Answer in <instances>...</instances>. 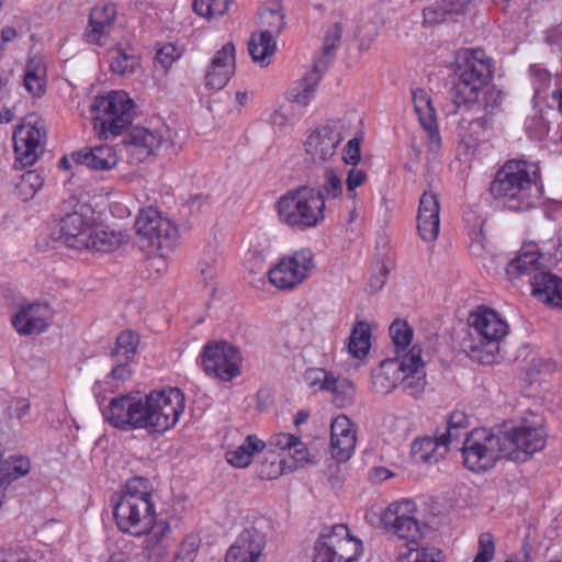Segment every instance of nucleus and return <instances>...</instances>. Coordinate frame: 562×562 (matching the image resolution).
Wrapping results in <instances>:
<instances>
[{
  "mask_svg": "<svg viewBox=\"0 0 562 562\" xmlns=\"http://www.w3.org/2000/svg\"><path fill=\"white\" fill-rule=\"evenodd\" d=\"M294 445H297V436L291 434H277L269 440V446L279 448L281 450H291Z\"/></svg>",
  "mask_w": 562,
  "mask_h": 562,
  "instance_id": "e2e57ef3",
  "label": "nucleus"
},
{
  "mask_svg": "<svg viewBox=\"0 0 562 562\" xmlns=\"http://www.w3.org/2000/svg\"><path fill=\"white\" fill-rule=\"evenodd\" d=\"M266 443L256 436H248L245 441L234 450L226 452V460L236 468L249 465L252 457L262 451Z\"/></svg>",
  "mask_w": 562,
  "mask_h": 562,
  "instance_id": "72a5a7b5",
  "label": "nucleus"
},
{
  "mask_svg": "<svg viewBox=\"0 0 562 562\" xmlns=\"http://www.w3.org/2000/svg\"><path fill=\"white\" fill-rule=\"evenodd\" d=\"M362 552V543L346 525L324 531L314 544L313 562H353Z\"/></svg>",
  "mask_w": 562,
  "mask_h": 562,
  "instance_id": "1a4fd4ad",
  "label": "nucleus"
},
{
  "mask_svg": "<svg viewBox=\"0 0 562 562\" xmlns=\"http://www.w3.org/2000/svg\"><path fill=\"white\" fill-rule=\"evenodd\" d=\"M367 176L363 170L356 168L350 169L346 180L347 190L352 192L356 188L360 187L364 182Z\"/></svg>",
  "mask_w": 562,
  "mask_h": 562,
  "instance_id": "774afa93",
  "label": "nucleus"
},
{
  "mask_svg": "<svg viewBox=\"0 0 562 562\" xmlns=\"http://www.w3.org/2000/svg\"><path fill=\"white\" fill-rule=\"evenodd\" d=\"M531 281L532 294L541 302L562 307V278L544 269Z\"/></svg>",
  "mask_w": 562,
  "mask_h": 562,
  "instance_id": "c85d7f7f",
  "label": "nucleus"
},
{
  "mask_svg": "<svg viewBox=\"0 0 562 562\" xmlns=\"http://www.w3.org/2000/svg\"><path fill=\"white\" fill-rule=\"evenodd\" d=\"M397 562H442L441 552L436 548L422 547L411 549L398 558Z\"/></svg>",
  "mask_w": 562,
  "mask_h": 562,
  "instance_id": "a18cd8bd",
  "label": "nucleus"
},
{
  "mask_svg": "<svg viewBox=\"0 0 562 562\" xmlns=\"http://www.w3.org/2000/svg\"><path fill=\"white\" fill-rule=\"evenodd\" d=\"M446 426H449L452 429L454 428L462 432H467V429L469 427L468 415L462 411H454L450 414Z\"/></svg>",
  "mask_w": 562,
  "mask_h": 562,
  "instance_id": "0e129e2a",
  "label": "nucleus"
},
{
  "mask_svg": "<svg viewBox=\"0 0 562 562\" xmlns=\"http://www.w3.org/2000/svg\"><path fill=\"white\" fill-rule=\"evenodd\" d=\"M342 136L336 124H325L314 130L304 143L306 159L314 165L329 161L337 151Z\"/></svg>",
  "mask_w": 562,
  "mask_h": 562,
  "instance_id": "a211bd4d",
  "label": "nucleus"
},
{
  "mask_svg": "<svg viewBox=\"0 0 562 562\" xmlns=\"http://www.w3.org/2000/svg\"><path fill=\"white\" fill-rule=\"evenodd\" d=\"M420 353V348L413 346L409 351L404 355L405 366H403L400 385L404 392L412 396L424 392L426 385V374L424 372L425 363Z\"/></svg>",
  "mask_w": 562,
  "mask_h": 562,
  "instance_id": "393cba45",
  "label": "nucleus"
},
{
  "mask_svg": "<svg viewBox=\"0 0 562 562\" xmlns=\"http://www.w3.org/2000/svg\"><path fill=\"white\" fill-rule=\"evenodd\" d=\"M315 267L313 251L303 248L290 257L282 258L270 268L268 276L271 284L281 290H289L302 283Z\"/></svg>",
  "mask_w": 562,
  "mask_h": 562,
  "instance_id": "f8f14e48",
  "label": "nucleus"
},
{
  "mask_svg": "<svg viewBox=\"0 0 562 562\" xmlns=\"http://www.w3.org/2000/svg\"><path fill=\"white\" fill-rule=\"evenodd\" d=\"M210 65L235 72V46L232 42L226 43L212 57Z\"/></svg>",
  "mask_w": 562,
  "mask_h": 562,
  "instance_id": "09e8293b",
  "label": "nucleus"
},
{
  "mask_svg": "<svg viewBox=\"0 0 562 562\" xmlns=\"http://www.w3.org/2000/svg\"><path fill=\"white\" fill-rule=\"evenodd\" d=\"M324 190L328 198H337L342 193V182L333 169H326Z\"/></svg>",
  "mask_w": 562,
  "mask_h": 562,
  "instance_id": "4d7b16f0",
  "label": "nucleus"
},
{
  "mask_svg": "<svg viewBox=\"0 0 562 562\" xmlns=\"http://www.w3.org/2000/svg\"><path fill=\"white\" fill-rule=\"evenodd\" d=\"M200 548V539L195 535L187 536L176 553L175 562H193Z\"/></svg>",
  "mask_w": 562,
  "mask_h": 562,
  "instance_id": "603ef678",
  "label": "nucleus"
},
{
  "mask_svg": "<svg viewBox=\"0 0 562 562\" xmlns=\"http://www.w3.org/2000/svg\"><path fill=\"white\" fill-rule=\"evenodd\" d=\"M390 336L397 351L405 350L413 338V329L405 321L395 319L390 325Z\"/></svg>",
  "mask_w": 562,
  "mask_h": 562,
  "instance_id": "c03bdc74",
  "label": "nucleus"
},
{
  "mask_svg": "<svg viewBox=\"0 0 562 562\" xmlns=\"http://www.w3.org/2000/svg\"><path fill=\"white\" fill-rule=\"evenodd\" d=\"M417 97L418 93H413V102L419 122L428 134L431 149L438 148L440 145V135L436 124L435 111L432 108L423 109V105L418 103Z\"/></svg>",
  "mask_w": 562,
  "mask_h": 562,
  "instance_id": "ea45409f",
  "label": "nucleus"
},
{
  "mask_svg": "<svg viewBox=\"0 0 562 562\" xmlns=\"http://www.w3.org/2000/svg\"><path fill=\"white\" fill-rule=\"evenodd\" d=\"M285 14L279 2L271 3L260 12L259 34H252L248 50L254 61L263 64V61L272 56L277 49L276 36H278L285 27Z\"/></svg>",
  "mask_w": 562,
  "mask_h": 562,
  "instance_id": "9d476101",
  "label": "nucleus"
},
{
  "mask_svg": "<svg viewBox=\"0 0 562 562\" xmlns=\"http://www.w3.org/2000/svg\"><path fill=\"white\" fill-rule=\"evenodd\" d=\"M493 116H494L493 114L484 112L483 116L473 119L470 122L471 131L479 136L481 132H484V131H487V130L492 128V125H493L492 124V119H493Z\"/></svg>",
  "mask_w": 562,
  "mask_h": 562,
  "instance_id": "338daca9",
  "label": "nucleus"
},
{
  "mask_svg": "<svg viewBox=\"0 0 562 562\" xmlns=\"http://www.w3.org/2000/svg\"><path fill=\"white\" fill-rule=\"evenodd\" d=\"M371 328L366 322H357L348 344L349 352L356 357H364L370 349Z\"/></svg>",
  "mask_w": 562,
  "mask_h": 562,
  "instance_id": "e433bc0d",
  "label": "nucleus"
},
{
  "mask_svg": "<svg viewBox=\"0 0 562 562\" xmlns=\"http://www.w3.org/2000/svg\"><path fill=\"white\" fill-rule=\"evenodd\" d=\"M495 555V541L490 532L479 537L477 553L473 562H491Z\"/></svg>",
  "mask_w": 562,
  "mask_h": 562,
  "instance_id": "864d4df0",
  "label": "nucleus"
},
{
  "mask_svg": "<svg viewBox=\"0 0 562 562\" xmlns=\"http://www.w3.org/2000/svg\"><path fill=\"white\" fill-rule=\"evenodd\" d=\"M179 53L177 47L173 44H166L164 45L157 53H156V60L165 68H168L171 66V64L178 59Z\"/></svg>",
  "mask_w": 562,
  "mask_h": 562,
  "instance_id": "13d9d810",
  "label": "nucleus"
},
{
  "mask_svg": "<svg viewBox=\"0 0 562 562\" xmlns=\"http://www.w3.org/2000/svg\"><path fill=\"white\" fill-rule=\"evenodd\" d=\"M470 344L467 346L469 356L482 363L497 362L499 342L507 336L509 326L494 310L479 307L469 316Z\"/></svg>",
  "mask_w": 562,
  "mask_h": 562,
  "instance_id": "7ed1b4c3",
  "label": "nucleus"
},
{
  "mask_svg": "<svg viewBox=\"0 0 562 562\" xmlns=\"http://www.w3.org/2000/svg\"><path fill=\"white\" fill-rule=\"evenodd\" d=\"M109 58L111 71L119 76H130L140 66L137 55L120 46L109 50Z\"/></svg>",
  "mask_w": 562,
  "mask_h": 562,
  "instance_id": "f704fd0d",
  "label": "nucleus"
},
{
  "mask_svg": "<svg viewBox=\"0 0 562 562\" xmlns=\"http://www.w3.org/2000/svg\"><path fill=\"white\" fill-rule=\"evenodd\" d=\"M524 159L507 160L495 173L490 186L494 199L516 200V210L537 207L542 195V187L538 183L540 176Z\"/></svg>",
  "mask_w": 562,
  "mask_h": 562,
  "instance_id": "f257e3e1",
  "label": "nucleus"
},
{
  "mask_svg": "<svg viewBox=\"0 0 562 562\" xmlns=\"http://www.w3.org/2000/svg\"><path fill=\"white\" fill-rule=\"evenodd\" d=\"M0 468H3V476L10 479V483L30 472V461L23 457H12L8 459Z\"/></svg>",
  "mask_w": 562,
  "mask_h": 562,
  "instance_id": "49530a36",
  "label": "nucleus"
},
{
  "mask_svg": "<svg viewBox=\"0 0 562 562\" xmlns=\"http://www.w3.org/2000/svg\"><path fill=\"white\" fill-rule=\"evenodd\" d=\"M144 396L126 394L114 397L103 411L104 419L115 428H144Z\"/></svg>",
  "mask_w": 562,
  "mask_h": 562,
  "instance_id": "4468645a",
  "label": "nucleus"
},
{
  "mask_svg": "<svg viewBox=\"0 0 562 562\" xmlns=\"http://www.w3.org/2000/svg\"><path fill=\"white\" fill-rule=\"evenodd\" d=\"M116 20V8L112 3L95 5L89 15V27L85 32L88 43L104 45Z\"/></svg>",
  "mask_w": 562,
  "mask_h": 562,
  "instance_id": "a878e982",
  "label": "nucleus"
},
{
  "mask_svg": "<svg viewBox=\"0 0 562 562\" xmlns=\"http://www.w3.org/2000/svg\"><path fill=\"white\" fill-rule=\"evenodd\" d=\"M412 456L416 462L437 463L447 453V447H443L436 437H424L417 439L412 445Z\"/></svg>",
  "mask_w": 562,
  "mask_h": 562,
  "instance_id": "473e14b6",
  "label": "nucleus"
},
{
  "mask_svg": "<svg viewBox=\"0 0 562 562\" xmlns=\"http://www.w3.org/2000/svg\"><path fill=\"white\" fill-rule=\"evenodd\" d=\"M506 440L510 442L509 460L524 462L546 447L548 434L540 424L522 423L510 429H504Z\"/></svg>",
  "mask_w": 562,
  "mask_h": 562,
  "instance_id": "ddd939ff",
  "label": "nucleus"
},
{
  "mask_svg": "<svg viewBox=\"0 0 562 562\" xmlns=\"http://www.w3.org/2000/svg\"><path fill=\"white\" fill-rule=\"evenodd\" d=\"M31 411V405L25 398H16L12 401L9 406V415L12 418H16L19 420H23L26 416H29Z\"/></svg>",
  "mask_w": 562,
  "mask_h": 562,
  "instance_id": "052dcab7",
  "label": "nucleus"
},
{
  "mask_svg": "<svg viewBox=\"0 0 562 562\" xmlns=\"http://www.w3.org/2000/svg\"><path fill=\"white\" fill-rule=\"evenodd\" d=\"M331 456L338 462L347 461L356 448V430L352 422L345 415H339L331 422Z\"/></svg>",
  "mask_w": 562,
  "mask_h": 562,
  "instance_id": "b1692460",
  "label": "nucleus"
},
{
  "mask_svg": "<svg viewBox=\"0 0 562 562\" xmlns=\"http://www.w3.org/2000/svg\"><path fill=\"white\" fill-rule=\"evenodd\" d=\"M282 223L293 231H305L324 221V213H278Z\"/></svg>",
  "mask_w": 562,
  "mask_h": 562,
  "instance_id": "a19ab883",
  "label": "nucleus"
},
{
  "mask_svg": "<svg viewBox=\"0 0 562 562\" xmlns=\"http://www.w3.org/2000/svg\"><path fill=\"white\" fill-rule=\"evenodd\" d=\"M53 311L48 304L33 303L22 305L12 316V325L21 335H37L50 324Z\"/></svg>",
  "mask_w": 562,
  "mask_h": 562,
  "instance_id": "412c9836",
  "label": "nucleus"
},
{
  "mask_svg": "<svg viewBox=\"0 0 562 562\" xmlns=\"http://www.w3.org/2000/svg\"><path fill=\"white\" fill-rule=\"evenodd\" d=\"M341 35H342L341 23L337 22L333 26H330L324 36L322 50L315 57L313 63L322 61L325 64L326 69H327L335 56L336 49L340 45Z\"/></svg>",
  "mask_w": 562,
  "mask_h": 562,
  "instance_id": "4c0bfd02",
  "label": "nucleus"
},
{
  "mask_svg": "<svg viewBox=\"0 0 562 562\" xmlns=\"http://www.w3.org/2000/svg\"><path fill=\"white\" fill-rule=\"evenodd\" d=\"M457 80L451 88V98L457 108L475 103L480 92L493 77L491 58L481 48L464 49L457 56Z\"/></svg>",
  "mask_w": 562,
  "mask_h": 562,
  "instance_id": "20e7f679",
  "label": "nucleus"
},
{
  "mask_svg": "<svg viewBox=\"0 0 562 562\" xmlns=\"http://www.w3.org/2000/svg\"><path fill=\"white\" fill-rule=\"evenodd\" d=\"M138 335L131 330H123L116 338L115 347L111 351L114 361H131L138 346Z\"/></svg>",
  "mask_w": 562,
  "mask_h": 562,
  "instance_id": "c9c22d12",
  "label": "nucleus"
},
{
  "mask_svg": "<svg viewBox=\"0 0 562 562\" xmlns=\"http://www.w3.org/2000/svg\"><path fill=\"white\" fill-rule=\"evenodd\" d=\"M472 0H438L423 11L424 22L437 25L465 12Z\"/></svg>",
  "mask_w": 562,
  "mask_h": 562,
  "instance_id": "7c9ffc66",
  "label": "nucleus"
},
{
  "mask_svg": "<svg viewBox=\"0 0 562 562\" xmlns=\"http://www.w3.org/2000/svg\"><path fill=\"white\" fill-rule=\"evenodd\" d=\"M134 231L143 248L157 250L161 257L173 251L180 237L177 224L162 213H137Z\"/></svg>",
  "mask_w": 562,
  "mask_h": 562,
  "instance_id": "6e6552de",
  "label": "nucleus"
},
{
  "mask_svg": "<svg viewBox=\"0 0 562 562\" xmlns=\"http://www.w3.org/2000/svg\"><path fill=\"white\" fill-rule=\"evenodd\" d=\"M440 203L438 196L431 191H425L419 199L417 211H439Z\"/></svg>",
  "mask_w": 562,
  "mask_h": 562,
  "instance_id": "69168bd1",
  "label": "nucleus"
},
{
  "mask_svg": "<svg viewBox=\"0 0 562 562\" xmlns=\"http://www.w3.org/2000/svg\"><path fill=\"white\" fill-rule=\"evenodd\" d=\"M94 213H65L52 227L50 236L68 248L83 250Z\"/></svg>",
  "mask_w": 562,
  "mask_h": 562,
  "instance_id": "dca6fc26",
  "label": "nucleus"
},
{
  "mask_svg": "<svg viewBox=\"0 0 562 562\" xmlns=\"http://www.w3.org/2000/svg\"><path fill=\"white\" fill-rule=\"evenodd\" d=\"M512 443L506 440L503 428H477L469 432L462 442L463 464L472 472H485L502 460H509Z\"/></svg>",
  "mask_w": 562,
  "mask_h": 562,
  "instance_id": "39448f33",
  "label": "nucleus"
},
{
  "mask_svg": "<svg viewBox=\"0 0 562 562\" xmlns=\"http://www.w3.org/2000/svg\"><path fill=\"white\" fill-rule=\"evenodd\" d=\"M416 505L409 499L391 503L381 516V525L400 540L416 543L424 536V526L416 517Z\"/></svg>",
  "mask_w": 562,
  "mask_h": 562,
  "instance_id": "9b49d317",
  "label": "nucleus"
},
{
  "mask_svg": "<svg viewBox=\"0 0 562 562\" xmlns=\"http://www.w3.org/2000/svg\"><path fill=\"white\" fill-rule=\"evenodd\" d=\"M164 143L160 131H150L145 127H135L124 139L122 146L127 155L140 162L147 157L155 155Z\"/></svg>",
  "mask_w": 562,
  "mask_h": 562,
  "instance_id": "4be33fe9",
  "label": "nucleus"
},
{
  "mask_svg": "<svg viewBox=\"0 0 562 562\" xmlns=\"http://www.w3.org/2000/svg\"><path fill=\"white\" fill-rule=\"evenodd\" d=\"M361 159L360 144L357 138L350 139L344 148V161L356 166Z\"/></svg>",
  "mask_w": 562,
  "mask_h": 562,
  "instance_id": "bf43d9fd",
  "label": "nucleus"
},
{
  "mask_svg": "<svg viewBox=\"0 0 562 562\" xmlns=\"http://www.w3.org/2000/svg\"><path fill=\"white\" fill-rule=\"evenodd\" d=\"M330 384L327 391L331 392L333 403L339 408L350 406L355 401L356 389L353 384L347 379L333 378L329 380Z\"/></svg>",
  "mask_w": 562,
  "mask_h": 562,
  "instance_id": "58836bf2",
  "label": "nucleus"
},
{
  "mask_svg": "<svg viewBox=\"0 0 562 562\" xmlns=\"http://www.w3.org/2000/svg\"><path fill=\"white\" fill-rule=\"evenodd\" d=\"M325 71L326 66L324 63H313L312 69L305 74L295 87L288 91V100L299 105L306 106Z\"/></svg>",
  "mask_w": 562,
  "mask_h": 562,
  "instance_id": "c756f323",
  "label": "nucleus"
},
{
  "mask_svg": "<svg viewBox=\"0 0 562 562\" xmlns=\"http://www.w3.org/2000/svg\"><path fill=\"white\" fill-rule=\"evenodd\" d=\"M468 435H469V432H462L454 428L452 429L449 426H446L443 431H439V430L437 431V436H438L441 445L443 447H447V451L449 450L450 446L453 442H459L461 437H463V436L467 437Z\"/></svg>",
  "mask_w": 562,
  "mask_h": 562,
  "instance_id": "680f3d73",
  "label": "nucleus"
},
{
  "mask_svg": "<svg viewBox=\"0 0 562 562\" xmlns=\"http://www.w3.org/2000/svg\"><path fill=\"white\" fill-rule=\"evenodd\" d=\"M404 356L400 358L385 359L372 372V389L380 394L391 393L400 385L403 372Z\"/></svg>",
  "mask_w": 562,
  "mask_h": 562,
  "instance_id": "cd10ccee",
  "label": "nucleus"
},
{
  "mask_svg": "<svg viewBox=\"0 0 562 562\" xmlns=\"http://www.w3.org/2000/svg\"><path fill=\"white\" fill-rule=\"evenodd\" d=\"M23 85L27 92L34 98H41L46 91V82L44 77L37 74L35 70H26L23 78Z\"/></svg>",
  "mask_w": 562,
  "mask_h": 562,
  "instance_id": "5fc2aeb1",
  "label": "nucleus"
},
{
  "mask_svg": "<svg viewBox=\"0 0 562 562\" xmlns=\"http://www.w3.org/2000/svg\"><path fill=\"white\" fill-rule=\"evenodd\" d=\"M503 101V92L495 87L488 88L483 98V110L495 115V110L501 108Z\"/></svg>",
  "mask_w": 562,
  "mask_h": 562,
  "instance_id": "6e6d98bb",
  "label": "nucleus"
},
{
  "mask_svg": "<svg viewBox=\"0 0 562 562\" xmlns=\"http://www.w3.org/2000/svg\"><path fill=\"white\" fill-rule=\"evenodd\" d=\"M266 544V535L257 526L245 528L227 550L225 562H257Z\"/></svg>",
  "mask_w": 562,
  "mask_h": 562,
  "instance_id": "aec40b11",
  "label": "nucleus"
},
{
  "mask_svg": "<svg viewBox=\"0 0 562 562\" xmlns=\"http://www.w3.org/2000/svg\"><path fill=\"white\" fill-rule=\"evenodd\" d=\"M70 157L76 165L87 166L92 170H110L119 161L115 150L109 145L83 147L72 151Z\"/></svg>",
  "mask_w": 562,
  "mask_h": 562,
  "instance_id": "bb28decb",
  "label": "nucleus"
},
{
  "mask_svg": "<svg viewBox=\"0 0 562 562\" xmlns=\"http://www.w3.org/2000/svg\"><path fill=\"white\" fill-rule=\"evenodd\" d=\"M144 428L161 435L172 428L184 411V395L179 389L155 391L144 396Z\"/></svg>",
  "mask_w": 562,
  "mask_h": 562,
  "instance_id": "0eeeda50",
  "label": "nucleus"
},
{
  "mask_svg": "<svg viewBox=\"0 0 562 562\" xmlns=\"http://www.w3.org/2000/svg\"><path fill=\"white\" fill-rule=\"evenodd\" d=\"M334 375L321 368H310L304 373L305 383L315 390L327 391Z\"/></svg>",
  "mask_w": 562,
  "mask_h": 562,
  "instance_id": "3c124183",
  "label": "nucleus"
},
{
  "mask_svg": "<svg viewBox=\"0 0 562 562\" xmlns=\"http://www.w3.org/2000/svg\"><path fill=\"white\" fill-rule=\"evenodd\" d=\"M417 228L425 241L436 240L440 228L439 213H418Z\"/></svg>",
  "mask_w": 562,
  "mask_h": 562,
  "instance_id": "79ce46f5",
  "label": "nucleus"
},
{
  "mask_svg": "<svg viewBox=\"0 0 562 562\" xmlns=\"http://www.w3.org/2000/svg\"><path fill=\"white\" fill-rule=\"evenodd\" d=\"M148 537L146 539V549L156 550L158 549L165 538L170 533L169 524L166 520L156 521L154 518L153 527L147 530Z\"/></svg>",
  "mask_w": 562,
  "mask_h": 562,
  "instance_id": "de8ad7c7",
  "label": "nucleus"
},
{
  "mask_svg": "<svg viewBox=\"0 0 562 562\" xmlns=\"http://www.w3.org/2000/svg\"><path fill=\"white\" fill-rule=\"evenodd\" d=\"M130 240L126 231L115 228L106 224L99 217L93 216V221L87 239V247L83 249L109 254L117 250Z\"/></svg>",
  "mask_w": 562,
  "mask_h": 562,
  "instance_id": "6ab92c4d",
  "label": "nucleus"
},
{
  "mask_svg": "<svg viewBox=\"0 0 562 562\" xmlns=\"http://www.w3.org/2000/svg\"><path fill=\"white\" fill-rule=\"evenodd\" d=\"M233 0H194L193 10L205 18L223 15L227 12Z\"/></svg>",
  "mask_w": 562,
  "mask_h": 562,
  "instance_id": "37998d69",
  "label": "nucleus"
},
{
  "mask_svg": "<svg viewBox=\"0 0 562 562\" xmlns=\"http://www.w3.org/2000/svg\"><path fill=\"white\" fill-rule=\"evenodd\" d=\"M541 257V254L537 251L520 252L507 265L506 273L512 279L526 277L531 284V281L539 278L538 276L546 269L540 262Z\"/></svg>",
  "mask_w": 562,
  "mask_h": 562,
  "instance_id": "2f4dec72",
  "label": "nucleus"
},
{
  "mask_svg": "<svg viewBox=\"0 0 562 562\" xmlns=\"http://www.w3.org/2000/svg\"><path fill=\"white\" fill-rule=\"evenodd\" d=\"M240 352L227 342L206 345L203 350V367L207 374L231 381L240 372Z\"/></svg>",
  "mask_w": 562,
  "mask_h": 562,
  "instance_id": "2eb2a0df",
  "label": "nucleus"
},
{
  "mask_svg": "<svg viewBox=\"0 0 562 562\" xmlns=\"http://www.w3.org/2000/svg\"><path fill=\"white\" fill-rule=\"evenodd\" d=\"M277 211H324L325 198L318 189L301 186L288 191L276 203Z\"/></svg>",
  "mask_w": 562,
  "mask_h": 562,
  "instance_id": "5701e85b",
  "label": "nucleus"
},
{
  "mask_svg": "<svg viewBox=\"0 0 562 562\" xmlns=\"http://www.w3.org/2000/svg\"><path fill=\"white\" fill-rule=\"evenodd\" d=\"M155 515L149 481L144 477L128 480L114 504L117 528L136 537L142 536L153 527Z\"/></svg>",
  "mask_w": 562,
  "mask_h": 562,
  "instance_id": "f03ea898",
  "label": "nucleus"
},
{
  "mask_svg": "<svg viewBox=\"0 0 562 562\" xmlns=\"http://www.w3.org/2000/svg\"><path fill=\"white\" fill-rule=\"evenodd\" d=\"M134 101L125 91H111L97 97L91 106L94 130L100 137L121 135L133 121Z\"/></svg>",
  "mask_w": 562,
  "mask_h": 562,
  "instance_id": "423d86ee",
  "label": "nucleus"
},
{
  "mask_svg": "<svg viewBox=\"0 0 562 562\" xmlns=\"http://www.w3.org/2000/svg\"><path fill=\"white\" fill-rule=\"evenodd\" d=\"M233 75V71L209 65L204 76L205 87L209 89L221 90L227 85Z\"/></svg>",
  "mask_w": 562,
  "mask_h": 562,
  "instance_id": "8fccbe9b",
  "label": "nucleus"
},
{
  "mask_svg": "<svg viewBox=\"0 0 562 562\" xmlns=\"http://www.w3.org/2000/svg\"><path fill=\"white\" fill-rule=\"evenodd\" d=\"M46 134L43 122L18 126L13 133L15 159L22 167L34 165L44 151Z\"/></svg>",
  "mask_w": 562,
  "mask_h": 562,
  "instance_id": "f3484780",
  "label": "nucleus"
}]
</instances>
